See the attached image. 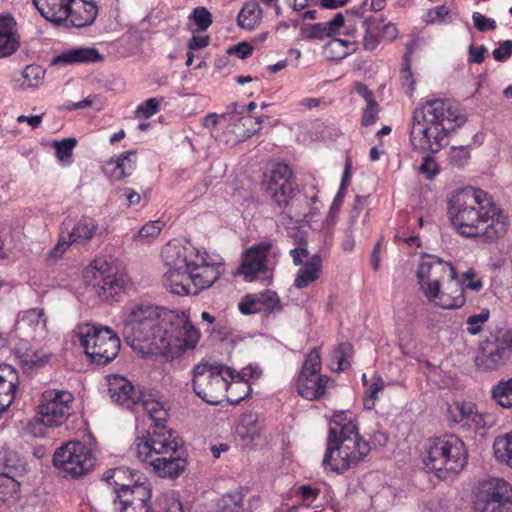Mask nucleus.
<instances>
[{
	"label": "nucleus",
	"instance_id": "f257e3e1",
	"mask_svg": "<svg viewBox=\"0 0 512 512\" xmlns=\"http://www.w3.org/2000/svg\"><path fill=\"white\" fill-rule=\"evenodd\" d=\"M124 337L134 350L174 359L195 348L199 333L183 311L134 304L124 321Z\"/></svg>",
	"mask_w": 512,
	"mask_h": 512
},
{
	"label": "nucleus",
	"instance_id": "f03ea898",
	"mask_svg": "<svg viewBox=\"0 0 512 512\" xmlns=\"http://www.w3.org/2000/svg\"><path fill=\"white\" fill-rule=\"evenodd\" d=\"M448 213L452 225L465 237L495 242L508 230V217L493 199L479 188L466 187L449 199Z\"/></svg>",
	"mask_w": 512,
	"mask_h": 512
},
{
	"label": "nucleus",
	"instance_id": "7ed1b4c3",
	"mask_svg": "<svg viewBox=\"0 0 512 512\" xmlns=\"http://www.w3.org/2000/svg\"><path fill=\"white\" fill-rule=\"evenodd\" d=\"M139 405L143 407L155 429L135 440L133 450L137 458L150 465L161 478L178 477L185 470L187 462L180 454L179 442L164 426L168 413L163 403L151 395L142 394L137 406Z\"/></svg>",
	"mask_w": 512,
	"mask_h": 512
},
{
	"label": "nucleus",
	"instance_id": "20e7f679",
	"mask_svg": "<svg viewBox=\"0 0 512 512\" xmlns=\"http://www.w3.org/2000/svg\"><path fill=\"white\" fill-rule=\"evenodd\" d=\"M370 446L358 433L351 416L334 414L329 423L327 449L323 458L325 469L342 474L358 465L369 453Z\"/></svg>",
	"mask_w": 512,
	"mask_h": 512
},
{
	"label": "nucleus",
	"instance_id": "39448f33",
	"mask_svg": "<svg viewBox=\"0 0 512 512\" xmlns=\"http://www.w3.org/2000/svg\"><path fill=\"white\" fill-rule=\"evenodd\" d=\"M264 185L266 193L289 218L298 219L308 215V197L297 190L293 172L287 164H276Z\"/></svg>",
	"mask_w": 512,
	"mask_h": 512
},
{
	"label": "nucleus",
	"instance_id": "423d86ee",
	"mask_svg": "<svg viewBox=\"0 0 512 512\" xmlns=\"http://www.w3.org/2000/svg\"><path fill=\"white\" fill-rule=\"evenodd\" d=\"M467 463L464 443L456 436L436 438L429 442L424 464L439 478L458 474Z\"/></svg>",
	"mask_w": 512,
	"mask_h": 512
},
{
	"label": "nucleus",
	"instance_id": "0eeeda50",
	"mask_svg": "<svg viewBox=\"0 0 512 512\" xmlns=\"http://www.w3.org/2000/svg\"><path fill=\"white\" fill-rule=\"evenodd\" d=\"M73 334L78 338L86 355L97 365H106L116 358L120 350V339L108 326L82 323Z\"/></svg>",
	"mask_w": 512,
	"mask_h": 512
},
{
	"label": "nucleus",
	"instance_id": "6e6552de",
	"mask_svg": "<svg viewBox=\"0 0 512 512\" xmlns=\"http://www.w3.org/2000/svg\"><path fill=\"white\" fill-rule=\"evenodd\" d=\"M161 256L168 270L163 275V285L172 294L185 296L195 295V289L191 282L188 270L189 251L185 245L174 241L166 244Z\"/></svg>",
	"mask_w": 512,
	"mask_h": 512
},
{
	"label": "nucleus",
	"instance_id": "1a4fd4ad",
	"mask_svg": "<svg viewBox=\"0 0 512 512\" xmlns=\"http://www.w3.org/2000/svg\"><path fill=\"white\" fill-rule=\"evenodd\" d=\"M228 379H233V369L227 366L199 363L193 368V390L211 405L225 400Z\"/></svg>",
	"mask_w": 512,
	"mask_h": 512
},
{
	"label": "nucleus",
	"instance_id": "9d476101",
	"mask_svg": "<svg viewBox=\"0 0 512 512\" xmlns=\"http://www.w3.org/2000/svg\"><path fill=\"white\" fill-rule=\"evenodd\" d=\"M423 121L431 122L445 130L446 135L454 132L466 122L459 104L451 99H432L417 107L414 112Z\"/></svg>",
	"mask_w": 512,
	"mask_h": 512
},
{
	"label": "nucleus",
	"instance_id": "9b49d317",
	"mask_svg": "<svg viewBox=\"0 0 512 512\" xmlns=\"http://www.w3.org/2000/svg\"><path fill=\"white\" fill-rule=\"evenodd\" d=\"M475 512H512V487L503 479L478 483L473 502Z\"/></svg>",
	"mask_w": 512,
	"mask_h": 512
},
{
	"label": "nucleus",
	"instance_id": "f8f14e48",
	"mask_svg": "<svg viewBox=\"0 0 512 512\" xmlns=\"http://www.w3.org/2000/svg\"><path fill=\"white\" fill-rule=\"evenodd\" d=\"M320 350L314 347L306 356L299 372L296 389L298 394L306 400H319L326 393L331 379L322 375Z\"/></svg>",
	"mask_w": 512,
	"mask_h": 512
},
{
	"label": "nucleus",
	"instance_id": "ddd939ff",
	"mask_svg": "<svg viewBox=\"0 0 512 512\" xmlns=\"http://www.w3.org/2000/svg\"><path fill=\"white\" fill-rule=\"evenodd\" d=\"M53 464L66 476L78 478L94 468L95 458L85 444L79 441H70L55 451Z\"/></svg>",
	"mask_w": 512,
	"mask_h": 512
},
{
	"label": "nucleus",
	"instance_id": "4468645a",
	"mask_svg": "<svg viewBox=\"0 0 512 512\" xmlns=\"http://www.w3.org/2000/svg\"><path fill=\"white\" fill-rule=\"evenodd\" d=\"M456 270L450 262L443 261L434 255H424L417 270V280L420 290L427 300H432L437 294V288L446 278H455Z\"/></svg>",
	"mask_w": 512,
	"mask_h": 512
},
{
	"label": "nucleus",
	"instance_id": "2eb2a0df",
	"mask_svg": "<svg viewBox=\"0 0 512 512\" xmlns=\"http://www.w3.org/2000/svg\"><path fill=\"white\" fill-rule=\"evenodd\" d=\"M73 395L65 390L49 389L43 392L38 406L41 422L47 427H59L71 414Z\"/></svg>",
	"mask_w": 512,
	"mask_h": 512
},
{
	"label": "nucleus",
	"instance_id": "dca6fc26",
	"mask_svg": "<svg viewBox=\"0 0 512 512\" xmlns=\"http://www.w3.org/2000/svg\"><path fill=\"white\" fill-rule=\"evenodd\" d=\"M448 135L443 128L423 121L413 113L410 122V142L414 150L437 153L448 144Z\"/></svg>",
	"mask_w": 512,
	"mask_h": 512
},
{
	"label": "nucleus",
	"instance_id": "f3484780",
	"mask_svg": "<svg viewBox=\"0 0 512 512\" xmlns=\"http://www.w3.org/2000/svg\"><path fill=\"white\" fill-rule=\"evenodd\" d=\"M186 251H189L187 257L188 270L195 289V295L200 291L209 288L217 281L221 275L220 263L209 262L206 252L194 248L190 244H185Z\"/></svg>",
	"mask_w": 512,
	"mask_h": 512
},
{
	"label": "nucleus",
	"instance_id": "a211bd4d",
	"mask_svg": "<svg viewBox=\"0 0 512 512\" xmlns=\"http://www.w3.org/2000/svg\"><path fill=\"white\" fill-rule=\"evenodd\" d=\"M272 246L271 241H262L247 249L237 274L242 275L246 281L271 279L272 270L267 265V257Z\"/></svg>",
	"mask_w": 512,
	"mask_h": 512
},
{
	"label": "nucleus",
	"instance_id": "6ab92c4d",
	"mask_svg": "<svg viewBox=\"0 0 512 512\" xmlns=\"http://www.w3.org/2000/svg\"><path fill=\"white\" fill-rule=\"evenodd\" d=\"M512 351L506 331L493 340L482 342L475 357V365L482 371H496L504 367Z\"/></svg>",
	"mask_w": 512,
	"mask_h": 512
},
{
	"label": "nucleus",
	"instance_id": "aec40b11",
	"mask_svg": "<svg viewBox=\"0 0 512 512\" xmlns=\"http://www.w3.org/2000/svg\"><path fill=\"white\" fill-rule=\"evenodd\" d=\"M123 491L116 495L117 500L114 504H118L120 512H149V502L152 497V491L148 482H139L124 484Z\"/></svg>",
	"mask_w": 512,
	"mask_h": 512
},
{
	"label": "nucleus",
	"instance_id": "412c9836",
	"mask_svg": "<svg viewBox=\"0 0 512 512\" xmlns=\"http://www.w3.org/2000/svg\"><path fill=\"white\" fill-rule=\"evenodd\" d=\"M90 272L96 281L95 292L102 300H114L123 290L126 282L125 276L117 273L108 263L103 262L100 266H94Z\"/></svg>",
	"mask_w": 512,
	"mask_h": 512
},
{
	"label": "nucleus",
	"instance_id": "4be33fe9",
	"mask_svg": "<svg viewBox=\"0 0 512 512\" xmlns=\"http://www.w3.org/2000/svg\"><path fill=\"white\" fill-rule=\"evenodd\" d=\"M106 382V392L112 403L126 409H133L140 403L142 393L127 378L112 374L107 376Z\"/></svg>",
	"mask_w": 512,
	"mask_h": 512
},
{
	"label": "nucleus",
	"instance_id": "5701e85b",
	"mask_svg": "<svg viewBox=\"0 0 512 512\" xmlns=\"http://www.w3.org/2000/svg\"><path fill=\"white\" fill-rule=\"evenodd\" d=\"M98 229L96 221L89 217H82L68 233L67 238L60 237L57 245L50 251L49 257L58 259L72 243H84L90 240Z\"/></svg>",
	"mask_w": 512,
	"mask_h": 512
},
{
	"label": "nucleus",
	"instance_id": "b1692460",
	"mask_svg": "<svg viewBox=\"0 0 512 512\" xmlns=\"http://www.w3.org/2000/svg\"><path fill=\"white\" fill-rule=\"evenodd\" d=\"M16 332L26 339H37L46 332V318L44 311L40 308H33L21 312L16 322Z\"/></svg>",
	"mask_w": 512,
	"mask_h": 512
},
{
	"label": "nucleus",
	"instance_id": "393cba45",
	"mask_svg": "<svg viewBox=\"0 0 512 512\" xmlns=\"http://www.w3.org/2000/svg\"><path fill=\"white\" fill-rule=\"evenodd\" d=\"M436 294L432 300L428 301L442 309L461 308L466 302L464 286L457 275L455 278H449L443 289H441L440 285L437 288Z\"/></svg>",
	"mask_w": 512,
	"mask_h": 512
},
{
	"label": "nucleus",
	"instance_id": "a878e982",
	"mask_svg": "<svg viewBox=\"0 0 512 512\" xmlns=\"http://www.w3.org/2000/svg\"><path fill=\"white\" fill-rule=\"evenodd\" d=\"M17 371L8 364L0 365V414L13 403L18 389Z\"/></svg>",
	"mask_w": 512,
	"mask_h": 512
},
{
	"label": "nucleus",
	"instance_id": "bb28decb",
	"mask_svg": "<svg viewBox=\"0 0 512 512\" xmlns=\"http://www.w3.org/2000/svg\"><path fill=\"white\" fill-rule=\"evenodd\" d=\"M72 0H33L40 14L49 22L61 25L68 20Z\"/></svg>",
	"mask_w": 512,
	"mask_h": 512
},
{
	"label": "nucleus",
	"instance_id": "cd10ccee",
	"mask_svg": "<svg viewBox=\"0 0 512 512\" xmlns=\"http://www.w3.org/2000/svg\"><path fill=\"white\" fill-rule=\"evenodd\" d=\"M20 45L16 22L10 15H0V58L12 55Z\"/></svg>",
	"mask_w": 512,
	"mask_h": 512
},
{
	"label": "nucleus",
	"instance_id": "c85d7f7f",
	"mask_svg": "<svg viewBox=\"0 0 512 512\" xmlns=\"http://www.w3.org/2000/svg\"><path fill=\"white\" fill-rule=\"evenodd\" d=\"M98 8L94 2L85 0H72L70 5L69 21L74 27L91 25L96 19Z\"/></svg>",
	"mask_w": 512,
	"mask_h": 512
},
{
	"label": "nucleus",
	"instance_id": "c756f323",
	"mask_svg": "<svg viewBox=\"0 0 512 512\" xmlns=\"http://www.w3.org/2000/svg\"><path fill=\"white\" fill-rule=\"evenodd\" d=\"M135 154V151L129 150L120 154L116 160L107 163L105 172L112 181H121L133 173L136 169V161L132 157H135Z\"/></svg>",
	"mask_w": 512,
	"mask_h": 512
},
{
	"label": "nucleus",
	"instance_id": "7c9ffc66",
	"mask_svg": "<svg viewBox=\"0 0 512 512\" xmlns=\"http://www.w3.org/2000/svg\"><path fill=\"white\" fill-rule=\"evenodd\" d=\"M263 121V117L242 116L230 124L227 131L234 134L237 141L242 142L257 133Z\"/></svg>",
	"mask_w": 512,
	"mask_h": 512
},
{
	"label": "nucleus",
	"instance_id": "2f4dec72",
	"mask_svg": "<svg viewBox=\"0 0 512 512\" xmlns=\"http://www.w3.org/2000/svg\"><path fill=\"white\" fill-rule=\"evenodd\" d=\"M322 271V258L319 254H315L311 259L299 269L296 274L294 285L298 289H303L309 284L319 279Z\"/></svg>",
	"mask_w": 512,
	"mask_h": 512
},
{
	"label": "nucleus",
	"instance_id": "473e14b6",
	"mask_svg": "<svg viewBox=\"0 0 512 512\" xmlns=\"http://www.w3.org/2000/svg\"><path fill=\"white\" fill-rule=\"evenodd\" d=\"M102 59V56L99 54L98 50L95 48H75L62 52L60 55L56 56L52 63H64V64H73V63H88V62H97Z\"/></svg>",
	"mask_w": 512,
	"mask_h": 512
},
{
	"label": "nucleus",
	"instance_id": "72a5a7b5",
	"mask_svg": "<svg viewBox=\"0 0 512 512\" xmlns=\"http://www.w3.org/2000/svg\"><path fill=\"white\" fill-rule=\"evenodd\" d=\"M263 10L255 0L245 2L237 16V25L241 29L253 30L261 23Z\"/></svg>",
	"mask_w": 512,
	"mask_h": 512
},
{
	"label": "nucleus",
	"instance_id": "f704fd0d",
	"mask_svg": "<svg viewBox=\"0 0 512 512\" xmlns=\"http://www.w3.org/2000/svg\"><path fill=\"white\" fill-rule=\"evenodd\" d=\"M137 472L131 470L128 467H117L115 469L108 470L104 473V479L113 486V490L118 495L123 491L124 484L138 483L139 477Z\"/></svg>",
	"mask_w": 512,
	"mask_h": 512
},
{
	"label": "nucleus",
	"instance_id": "c9c22d12",
	"mask_svg": "<svg viewBox=\"0 0 512 512\" xmlns=\"http://www.w3.org/2000/svg\"><path fill=\"white\" fill-rule=\"evenodd\" d=\"M227 380L225 399L231 404H238L245 399L251 391L250 384L239 373L233 370V379Z\"/></svg>",
	"mask_w": 512,
	"mask_h": 512
},
{
	"label": "nucleus",
	"instance_id": "e433bc0d",
	"mask_svg": "<svg viewBox=\"0 0 512 512\" xmlns=\"http://www.w3.org/2000/svg\"><path fill=\"white\" fill-rule=\"evenodd\" d=\"M352 51H354L353 44L340 38H332L323 47L324 56L334 61H340L346 58Z\"/></svg>",
	"mask_w": 512,
	"mask_h": 512
},
{
	"label": "nucleus",
	"instance_id": "4c0bfd02",
	"mask_svg": "<svg viewBox=\"0 0 512 512\" xmlns=\"http://www.w3.org/2000/svg\"><path fill=\"white\" fill-rule=\"evenodd\" d=\"M492 400L502 408H512V378L500 380L491 389Z\"/></svg>",
	"mask_w": 512,
	"mask_h": 512
},
{
	"label": "nucleus",
	"instance_id": "58836bf2",
	"mask_svg": "<svg viewBox=\"0 0 512 512\" xmlns=\"http://www.w3.org/2000/svg\"><path fill=\"white\" fill-rule=\"evenodd\" d=\"M241 489L224 494L217 502L216 512H244Z\"/></svg>",
	"mask_w": 512,
	"mask_h": 512
},
{
	"label": "nucleus",
	"instance_id": "ea45409f",
	"mask_svg": "<svg viewBox=\"0 0 512 512\" xmlns=\"http://www.w3.org/2000/svg\"><path fill=\"white\" fill-rule=\"evenodd\" d=\"M493 449L497 460L512 467V431L497 437L494 441Z\"/></svg>",
	"mask_w": 512,
	"mask_h": 512
},
{
	"label": "nucleus",
	"instance_id": "a19ab883",
	"mask_svg": "<svg viewBox=\"0 0 512 512\" xmlns=\"http://www.w3.org/2000/svg\"><path fill=\"white\" fill-rule=\"evenodd\" d=\"M257 419L252 414L243 415L236 427V434L243 440L253 441L259 437V429L256 426Z\"/></svg>",
	"mask_w": 512,
	"mask_h": 512
},
{
	"label": "nucleus",
	"instance_id": "79ce46f5",
	"mask_svg": "<svg viewBox=\"0 0 512 512\" xmlns=\"http://www.w3.org/2000/svg\"><path fill=\"white\" fill-rule=\"evenodd\" d=\"M367 214H363L362 205L356 203L351 209L347 221L345 232L353 234H362Z\"/></svg>",
	"mask_w": 512,
	"mask_h": 512
},
{
	"label": "nucleus",
	"instance_id": "37998d69",
	"mask_svg": "<svg viewBox=\"0 0 512 512\" xmlns=\"http://www.w3.org/2000/svg\"><path fill=\"white\" fill-rule=\"evenodd\" d=\"M17 353L20 354V357L22 358V363L30 367L42 366L49 359V355L47 353L38 349H23V347L19 346L17 347Z\"/></svg>",
	"mask_w": 512,
	"mask_h": 512
},
{
	"label": "nucleus",
	"instance_id": "c03bdc74",
	"mask_svg": "<svg viewBox=\"0 0 512 512\" xmlns=\"http://www.w3.org/2000/svg\"><path fill=\"white\" fill-rule=\"evenodd\" d=\"M20 484L14 478L0 474V504L16 497Z\"/></svg>",
	"mask_w": 512,
	"mask_h": 512
},
{
	"label": "nucleus",
	"instance_id": "a18cd8bd",
	"mask_svg": "<svg viewBox=\"0 0 512 512\" xmlns=\"http://www.w3.org/2000/svg\"><path fill=\"white\" fill-rule=\"evenodd\" d=\"M353 355V346L349 342H342L333 352V358L337 361V372L345 370L349 365V359Z\"/></svg>",
	"mask_w": 512,
	"mask_h": 512
},
{
	"label": "nucleus",
	"instance_id": "49530a36",
	"mask_svg": "<svg viewBox=\"0 0 512 512\" xmlns=\"http://www.w3.org/2000/svg\"><path fill=\"white\" fill-rule=\"evenodd\" d=\"M77 144L75 138H65L62 141H54L53 147L56 150V157L61 162H70L73 149Z\"/></svg>",
	"mask_w": 512,
	"mask_h": 512
},
{
	"label": "nucleus",
	"instance_id": "de8ad7c7",
	"mask_svg": "<svg viewBox=\"0 0 512 512\" xmlns=\"http://www.w3.org/2000/svg\"><path fill=\"white\" fill-rule=\"evenodd\" d=\"M45 70L39 65H28L23 70L24 84L28 87H38L43 80Z\"/></svg>",
	"mask_w": 512,
	"mask_h": 512
},
{
	"label": "nucleus",
	"instance_id": "09e8293b",
	"mask_svg": "<svg viewBox=\"0 0 512 512\" xmlns=\"http://www.w3.org/2000/svg\"><path fill=\"white\" fill-rule=\"evenodd\" d=\"M255 296L261 312H271L279 306V297L274 291L266 290Z\"/></svg>",
	"mask_w": 512,
	"mask_h": 512
},
{
	"label": "nucleus",
	"instance_id": "8fccbe9b",
	"mask_svg": "<svg viewBox=\"0 0 512 512\" xmlns=\"http://www.w3.org/2000/svg\"><path fill=\"white\" fill-rule=\"evenodd\" d=\"M490 312L483 309L479 314L471 315L466 320L467 332L471 335H477L482 331L483 325L488 321Z\"/></svg>",
	"mask_w": 512,
	"mask_h": 512
},
{
	"label": "nucleus",
	"instance_id": "3c124183",
	"mask_svg": "<svg viewBox=\"0 0 512 512\" xmlns=\"http://www.w3.org/2000/svg\"><path fill=\"white\" fill-rule=\"evenodd\" d=\"M454 420L461 422L463 420L475 421L477 413L475 411V405L470 402H459L455 404L453 410Z\"/></svg>",
	"mask_w": 512,
	"mask_h": 512
},
{
	"label": "nucleus",
	"instance_id": "603ef678",
	"mask_svg": "<svg viewBox=\"0 0 512 512\" xmlns=\"http://www.w3.org/2000/svg\"><path fill=\"white\" fill-rule=\"evenodd\" d=\"M191 19L200 31H206L212 24V15L205 7H196L191 14Z\"/></svg>",
	"mask_w": 512,
	"mask_h": 512
},
{
	"label": "nucleus",
	"instance_id": "864d4df0",
	"mask_svg": "<svg viewBox=\"0 0 512 512\" xmlns=\"http://www.w3.org/2000/svg\"><path fill=\"white\" fill-rule=\"evenodd\" d=\"M383 388V379L381 377H377L376 380L369 386L365 393V398L363 399V405L365 409L371 410L374 407L377 395Z\"/></svg>",
	"mask_w": 512,
	"mask_h": 512
},
{
	"label": "nucleus",
	"instance_id": "5fc2aeb1",
	"mask_svg": "<svg viewBox=\"0 0 512 512\" xmlns=\"http://www.w3.org/2000/svg\"><path fill=\"white\" fill-rule=\"evenodd\" d=\"M470 159V152L467 146H453L449 152V161L451 164L462 167Z\"/></svg>",
	"mask_w": 512,
	"mask_h": 512
},
{
	"label": "nucleus",
	"instance_id": "6e6d98bb",
	"mask_svg": "<svg viewBox=\"0 0 512 512\" xmlns=\"http://www.w3.org/2000/svg\"><path fill=\"white\" fill-rule=\"evenodd\" d=\"M159 104L160 101L157 98H149L137 107L136 115L138 117L150 118L158 112Z\"/></svg>",
	"mask_w": 512,
	"mask_h": 512
},
{
	"label": "nucleus",
	"instance_id": "4d7b16f0",
	"mask_svg": "<svg viewBox=\"0 0 512 512\" xmlns=\"http://www.w3.org/2000/svg\"><path fill=\"white\" fill-rule=\"evenodd\" d=\"M304 37L307 39H319L322 40L326 37H330L327 32L325 23H316L313 25H307L302 28Z\"/></svg>",
	"mask_w": 512,
	"mask_h": 512
},
{
	"label": "nucleus",
	"instance_id": "13d9d810",
	"mask_svg": "<svg viewBox=\"0 0 512 512\" xmlns=\"http://www.w3.org/2000/svg\"><path fill=\"white\" fill-rule=\"evenodd\" d=\"M380 108L378 103L375 101L366 103V108L363 111L361 124L363 126H369L375 123L378 119Z\"/></svg>",
	"mask_w": 512,
	"mask_h": 512
},
{
	"label": "nucleus",
	"instance_id": "bf43d9fd",
	"mask_svg": "<svg viewBox=\"0 0 512 512\" xmlns=\"http://www.w3.org/2000/svg\"><path fill=\"white\" fill-rule=\"evenodd\" d=\"M240 312L244 315H250L261 312V307L258 306V302L255 295H246L238 304Z\"/></svg>",
	"mask_w": 512,
	"mask_h": 512
},
{
	"label": "nucleus",
	"instance_id": "052dcab7",
	"mask_svg": "<svg viewBox=\"0 0 512 512\" xmlns=\"http://www.w3.org/2000/svg\"><path fill=\"white\" fill-rule=\"evenodd\" d=\"M472 19H473L475 28L480 32H485V31L496 29L495 20L484 16L480 12H474L472 14Z\"/></svg>",
	"mask_w": 512,
	"mask_h": 512
},
{
	"label": "nucleus",
	"instance_id": "680f3d73",
	"mask_svg": "<svg viewBox=\"0 0 512 512\" xmlns=\"http://www.w3.org/2000/svg\"><path fill=\"white\" fill-rule=\"evenodd\" d=\"M377 27L373 26L372 28H367L365 31V35L363 38V47L365 50L373 51L375 50L381 39L380 34H377Z\"/></svg>",
	"mask_w": 512,
	"mask_h": 512
},
{
	"label": "nucleus",
	"instance_id": "e2e57ef3",
	"mask_svg": "<svg viewBox=\"0 0 512 512\" xmlns=\"http://www.w3.org/2000/svg\"><path fill=\"white\" fill-rule=\"evenodd\" d=\"M162 229L160 221H151L142 226L137 237L141 239H150L157 237Z\"/></svg>",
	"mask_w": 512,
	"mask_h": 512
},
{
	"label": "nucleus",
	"instance_id": "0e129e2a",
	"mask_svg": "<svg viewBox=\"0 0 512 512\" xmlns=\"http://www.w3.org/2000/svg\"><path fill=\"white\" fill-rule=\"evenodd\" d=\"M419 172L425 175L427 179L435 177L439 172L435 159L430 155H426L419 166Z\"/></svg>",
	"mask_w": 512,
	"mask_h": 512
},
{
	"label": "nucleus",
	"instance_id": "69168bd1",
	"mask_svg": "<svg viewBox=\"0 0 512 512\" xmlns=\"http://www.w3.org/2000/svg\"><path fill=\"white\" fill-rule=\"evenodd\" d=\"M512 54V41L505 40L503 41L498 48L493 50V57L496 61L504 62L506 61Z\"/></svg>",
	"mask_w": 512,
	"mask_h": 512
},
{
	"label": "nucleus",
	"instance_id": "338daca9",
	"mask_svg": "<svg viewBox=\"0 0 512 512\" xmlns=\"http://www.w3.org/2000/svg\"><path fill=\"white\" fill-rule=\"evenodd\" d=\"M252 51H253V47L249 43L241 42L237 45H234V46H231L230 48H228L227 53L231 54V55L235 54L240 59H246L252 54Z\"/></svg>",
	"mask_w": 512,
	"mask_h": 512
},
{
	"label": "nucleus",
	"instance_id": "774afa93",
	"mask_svg": "<svg viewBox=\"0 0 512 512\" xmlns=\"http://www.w3.org/2000/svg\"><path fill=\"white\" fill-rule=\"evenodd\" d=\"M449 12H450V10L447 6H445V5L437 6L428 11L427 22L431 23V24L441 22L449 14Z\"/></svg>",
	"mask_w": 512,
	"mask_h": 512
}]
</instances>
